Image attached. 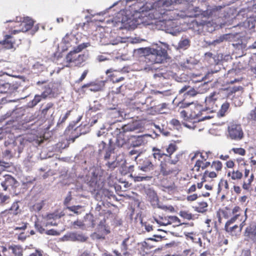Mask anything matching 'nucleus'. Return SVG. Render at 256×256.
<instances>
[{"label":"nucleus","mask_w":256,"mask_h":256,"mask_svg":"<svg viewBox=\"0 0 256 256\" xmlns=\"http://www.w3.org/2000/svg\"><path fill=\"white\" fill-rule=\"evenodd\" d=\"M190 110L188 111L182 110L180 112V116L184 118V120L188 121L191 120L189 118Z\"/></svg>","instance_id":"nucleus-52"},{"label":"nucleus","mask_w":256,"mask_h":256,"mask_svg":"<svg viewBox=\"0 0 256 256\" xmlns=\"http://www.w3.org/2000/svg\"><path fill=\"white\" fill-rule=\"evenodd\" d=\"M76 40V38L72 34H66L62 40L63 42L67 46H72V42Z\"/></svg>","instance_id":"nucleus-30"},{"label":"nucleus","mask_w":256,"mask_h":256,"mask_svg":"<svg viewBox=\"0 0 256 256\" xmlns=\"http://www.w3.org/2000/svg\"><path fill=\"white\" fill-rule=\"evenodd\" d=\"M52 90L50 88V86H45L44 87V92L42 93L41 95L42 96V98L43 99H46L48 96H49L50 95L52 94Z\"/></svg>","instance_id":"nucleus-42"},{"label":"nucleus","mask_w":256,"mask_h":256,"mask_svg":"<svg viewBox=\"0 0 256 256\" xmlns=\"http://www.w3.org/2000/svg\"><path fill=\"white\" fill-rule=\"evenodd\" d=\"M190 40L188 39H184L180 40L178 43V46L180 48H186L190 46Z\"/></svg>","instance_id":"nucleus-49"},{"label":"nucleus","mask_w":256,"mask_h":256,"mask_svg":"<svg viewBox=\"0 0 256 256\" xmlns=\"http://www.w3.org/2000/svg\"><path fill=\"white\" fill-rule=\"evenodd\" d=\"M208 206V203L204 200L198 201L194 206H192L195 211L200 213H204L207 211Z\"/></svg>","instance_id":"nucleus-21"},{"label":"nucleus","mask_w":256,"mask_h":256,"mask_svg":"<svg viewBox=\"0 0 256 256\" xmlns=\"http://www.w3.org/2000/svg\"><path fill=\"white\" fill-rule=\"evenodd\" d=\"M71 112V110H68L64 116L60 117V118L58 120V124H60L64 122H65V121L66 120V119L68 118V117L70 116Z\"/></svg>","instance_id":"nucleus-53"},{"label":"nucleus","mask_w":256,"mask_h":256,"mask_svg":"<svg viewBox=\"0 0 256 256\" xmlns=\"http://www.w3.org/2000/svg\"><path fill=\"white\" fill-rule=\"evenodd\" d=\"M178 146L174 143H170L166 148V153H164L162 149L158 148L156 147H154L152 148V156L155 160H160L161 159L164 157H168L169 159H170V164H176L178 161V156L176 159L172 160V154L177 150Z\"/></svg>","instance_id":"nucleus-4"},{"label":"nucleus","mask_w":256,"mask_h":256,"mask_svg":"<svg viewBox=\"0 0 256 256\" xmlns=\"http://www.w3.org/2000/svg\"><path fill=\"white\" fill-rule=\"evenodd\" d=\"M134 128L131 125H124L120 128H116L115 132L116 134V145L118 147H122L126 142H128V138L130 135L126 134L128 132L133 131Z\"/></svg>","instance_id":"nucleus-7"},{"label":"nucleus","mask_w":256,"mask_h":256,"mask_svg":"<svg viewBox=\"0 0 256 256\" xmlns=\"http://www.w3.org/2000/svg\"><path fill=\"white\" fill-rule=\"evenodd\" d=\"M179 0H158L155 2L152 8L154 18L160 19L162 21H171L174 19L172 16V10L169 7L176 4Z\"/></svg>","instance_id":"nucleus-2"},{"label":"nucleus","mask_w":256,"mask_h":256,"mask_svg":"<svg viewBox=\"0 0 256 256\" xmlns=\"http://www.w3.org/2000/svg\"><path fill=\"white\" fill-rule=\"evenodd\" d=\"M205 223L206 225V232L210 233L213 227H214L216 229L218 228L216 221H212V220L208 218L206 220Z\"/></svg>","instance_id":"nucleus-29"},{"label":"nucleus","mask_w":256,"mask_h":256,"mask_svg":"<svg viewBox=\"0 0 256 256\" xmlns=\"http://www.w3.org/2000/svg\"><path fill=\"white\" fill-rule=\"evenodd\" d=\"M178 256H196L194 250L192 248L184 250Z\"/></svg>","instance_id":"nucleus-47"},{"label":"nucleus","mask_w":256,"mask_h":256,"mask_svg":"<svg viewBox=\"0 0 256 256\" xmlns=\"http://www.w3.org/2000/svg\"><path fill=\"white\" fill-rule=\"evenodd\" d=\"M88 72V70H84L82 74L81 75L80 77L78 80H76V82L79 84L82 82L86 76Z\"/></svg>","instance_id":"nucleus-62"},{"label":"nucleus","mask_w":256,"mask_h":256,"mask_svg":"<svg viewBox=\"0 0 256 256\" xmlns=\"http://www.w3.org/2000/svg\"><path fill=\"white\" fill-rule=\"evenodd\" d=\"M70 238L75 241H78L80 242H86L88 237L82 234H78L76 232L72 233L70 235Z\"/></svg>","instance_id":"nucleus-25"},{"label":"nucleus","mask_w":256,"mask_h":256,"mask_svg":"<svg viewBox=\"0 0 256 256\" xmlns=\"http://www.w3.org/2000/svg\"><path fill=\"white\" fill-rule=\"evenodd\" d=\"M43 207V202H38L36 203L32 206V209L34 211L39 212L40 211Z\"/></svg>","instance_id":"nucleus-59"},{"label":"nucleus","mask_w":256,"mask_h":256,"mask_svg":"<svg viewBox=\"0 0 256 256\" xmlns=\"http://www.w3.org/2000/svg\"><path fill=\"white\" fill-rule=\"evenodd\" d=\"M220 95L218 93L214 92L210 94L205 99V103L206 110L212 112L216 111L221 104Z\"/></svg>","instance_id":"nucleus-8"},{"label":"nucleus","mask_w":256,"mask_h":256,"mask_svg":"<svg viewBox=\"0 0 256 256\" xmlns=\"http://www.w3.org/2000/svg\"><path fill=\"white\" fill-rule=\"evenodd\" d=\"M254 180V174L252 173L250 178L247 180V182H244L242 184V188L243 189L248 190L250 188L252 182Z\"/></svg>","instance_id":"nucleus-32"},{"label":"nucleus","mask_w":256,"mask_h":256,"mask_svg":"<svg viewBox=\"0 0 256 256\" xmlns=\"http://www.w3.org/2000/svg\"><path fill=\"white\" fill-rule=\"evenodd\" d=\"M8 248L12 250L14 256H23V248L20 245H11L8 246Z\"/></svg>","instance_id":"nucleus-23"},{"label":"nucleus","mask_w":256,"mask_h":256,"mask_svg":"<svg viewBox=\"0 0 256 256\" xmlns=\"http://www.w3.org/2000/svg\"><path fill=\"white\" fill-rule=\"evenodd\" d=\"M228 38H229V34H223L222 36H220V37H218L216 40H215L214 41V44H220L222 42H223L224 40H226Z\"/></svg>","instance_id":"nucleus-48"},{"label":"nucleus","mask_w":256,"mask_h":256,"mask_svg":"<svg viewBox=\"0 0 256 256\" xmlns=\"http://www.w3.org/2000/svg\"><path fill=\"white\" fill-rule=\"evenodd\" d=\"M8 210H10V211H12L14 213L16 216L20 212V206L18 204V202H14L10 208Z\"/></svg>","instance_id":"nucleus-41"},{"label":"nucleus","mask_w":256,"mask_h":256,"mask_svg":"<svg viewBox=\"0 0 256 256\" xmlns=\"http://www.w3.org/2000/svg\"><path fill=\"white\" fill-rule=\"evenodd\" d=\"M12 34H6L4 36V40L0 41V44L5 48L9 50L14 48L15 42Z\"/></svg>","instance_id":"nucleus-19"},{"label":"nucleus","mask_w":256,"mask_h":256,"mask_svg":"<svg viewBox=\"0 0 256 256\" xmlns=\"http://www.w3.org/2000/svg\"><path fill=\"white\" fill-rule=\"evenodd\" d=\"M247 210L246 208L244 212H243L241 208L238 206H234L232 209L226 206L222 210V212L224 218L230 217L224 226V230L232 236L240 234L247 219Z\"/></svg>","instance_id":"nucleus-1"},{"label":"nucleus","mask_w":256,"mask_h":256,"mask_svg":"<svg viewBox=\"0 0 256 256\" xmlns=\"http://www.w3.org/2000/svg\"><path fill=\"white\" fill-rule=\"evenodd\" d=\"M205 110L200 104H196L193 103L190 108L189 118L190 120H196L198 121L204 120L202 117V112Z\"/></svg>","instance_id":"nucleus-10"},{"label":"nucleus","mask_w":256,"mask_h":256,"mask_svg":"<svg viewBox=\"0 0 256 256\" xmlns=\"http://www.w3.org/2000/svg\"><path fill=\"white\" fill-rule=\"evenodd\" d=\"M231 150L235 154H237L241 156H244L246 154V150L242 148H232Z\"/></svg>","instance_id":"nucleus-45"},{"label":"nucleus","mask_w":256,"mask_h":256,"mask_svg":"<svg viewBox=\"0 0 256 256\" xmlns=\"http://www.w3.org/2000/svg\"><path fill=\"white\" fill-rule=\"evenodd\" d=\"M92 238L94 240H104L105 236L102 234H100L98 232H94L92 234Z\"/></svg>","instance_id":"nucleus-50"},{"label":"nucleus","mask_w":256,"mask_h":256,"mask_svg":"<svg viewBox=\"0 0 256 256\" xmlns=\"http://www.w3.org/2000/svg\"><path fill=\"white\" fill-rule=\"evenodd\" d=\"M187 237L188 238H190L192 240L193 242L199 244L200 245L202 246V242L201 238L198 236V235L190 233L187 236Z\"/></svg>","instance_id":"nucleus-36"},{"label":"nucleus","mask_w":256,"mask_h":256,"mask_svg":"<svg viewBox=\"0 0 256 256\" xmlns=\"http://www.w3.org/2000/svg\"><path fill=\"white\" fill-rule=\"evenodd\" d=\"M6 22H10V30L8 31V32H10V34H12V30L18 28H20V24H17L18 23H20L19 22L10 20L6 21Z\"/></svg>","instance_id":"nucleus-43"},{"label":"nucleus","mask_w":256,"mask_h":256,"mask_svg":"<svg viewBox=\"0 0 256 256\" xmlns=\"http://www.w3.org/2000/svg\"><path fill=\"white\" fill-rule=\"evenodd\" d=\"M48 225L56 226V224L48 222H42L37 221L35 222L34 226L36 230L40 234L44 233L46 230L44 227H46Z\"/></svg>","instance_id":"nucleus-24"},{"label":"nucleus","mask_w":256,"mask_h":256,"mask_svg":"<svg viewBox=\"0 0 256 256\" xmlns=\"http://www.w3.org/2000/svg\"><path fill=\"white\" fill-rule=\"evenodd\" d=\"M168 104L165 102L162 104H160L154 107L155 112L158 114H164L166 113L164 110L165 109H168Z\"/></svg>","instance_id":"nucleus-33"},{"label":"nucleus","mask_w":256,"mask_h":256,"mask_svg":"<svg viewBox=\"0 0 256 256\" xmlns=\"http://www.w3.org/2000/svg\"><path fill=\"white\" fill-rule=\"evenodd\" d=\"M218 174L216 172L214 171H209L208 170H206L203 175V179H204V181L206 180V178H213L217 176Z\"/></svg>","instance_id":"nucleus-39"},{"label":"nucleus","mask_w":256,"mask_h":256,"mask_svg":"<svg viewBox=\"0 0 256 256\" xmlns=\"http://www.w3.org/2000/svg\"><path fill=\"white\" fill-rule=\"evenodd\" d=\"M34 24V21L32 19L28 16L24 17L20 23L17 24H20V28L14 30L12 34H16L20 32H26L32 28Z\"/></svg>","instance_id":"nucleus-11"},{"label":"nucleus","mask_w":256,"mask_h":256,"mask_svg":"<svg viewBox=\"0 0 256 256\" xmlns=\"http://www.w3.org/2000/svg\"><path fill=\"white\" fill-rule=\"evenodd\" d=\"M84 61L85 56L84 54H78L74 50L70 51L66 56L62 68L72 66H80Z\"/></svg>","instance_id":"nucleus-6"},{"label":"nucleus","mask_w":256,"mask_h":256,"mask_svg":"<svg viewBox=\"0 0 256 256\" xmlns=\"http://www.w3.org/2000/svg\"><path fill=\"white\" fill-rule=\"evenodd\" d=\"M250 118L254 121H256V108L252 110L250 113Z\"/></svg>","instance_id":"nucleus-64"},{"label":"nucleus","mask_w":256,"mask_h":256,"mask_svg":"<svg viewBox=\"0 0 256 256\" xmlns=\"http://www.w3.org/2000/svg\"><path fill=\"white\" fill-rule=\"evenodd\" d=\"M228 176H230L232 180H240L242 178V174L238 170H233L232 172H229Z\"/></svg>","instance_id":"nucleus-28"},{"label":"nucleus","mask_w":256,"mask_h":256,"mask_svg":"<svg viewBox=\"0 0 256 256\" xmlns=\"http://www.w3.org/2000/svg\"><path fill=\"white\" fill-rule=\"evenodd\" d=\"M106 220H101L98 224V228L101 229L102 231H104L105 234H108L110 233V230L108 226L105 224Z\"/></svg>","instance_id":"nucleus-37"},{"label":"nucleus","mask_w":256,"mask_h":256,"mask_svg":"<svg viewBox=\"0 0 256 256\" xmlns=\"http://www.w3.org/2000/svg\"><path fill=\"white\" fill-rule=\"evenodd\" d=\"M54 106V104L52 102H49L47 104L46 107L42 110V114L44 116L47 114L48 111Z\"/></svg>","instance_id":"nucleus-60"},{"label":"nucleus","mask_w":256,"mask_h":256,"mask_svg":"<svg viewBox=\"0 0 256 256\" xmlns=\"http://www.w3.org/2000/svg\"><path fill=\"white\" fill-rule=\"evenodd\" d=\"M44 233L47 235L50 236H58L60 234L59 232L54 229H50L49 230H46Z\"/></svg>","instance_id":"nucleus-63"},{"label":"nucleus","mask_w":256,"mask_h":256,"mask_svg":"<svg viewBox=\"0 0 256 256\" xmlns=\"http://www.w3.org/2000/svg\"><path fill=\"white\" fill-rule=\"evenodd\" d=\"M18 226H14V230H24L27 228L28 223L22 222Z\"/></svg>","instance_id":"nucleus-61"},{"label":"nucleus","mask_w":256,"mask_h":256,"mask_svg":"<svg viewBox=\"0 0 256 256\" xmlns=\"http://www.w3.org/2000/svg\"><path fill=\"white\" fill-rule=\"evenodd\" d=\"M156 222L160 226H166L173 223L180 224V220L176 216H158L154 218Z\"/></svg>","instance_id":"nucleus-12"},{"label":"nucleus","mask_w":256,"mask_h":256,"mask_svg":"<svg viewBox=\"0 0 256 256\" xmlns=\"http://www.w3.org/2000/svg\"><path fill=\"white\" fill-rule=\"evenodd\" d=\"M160 167V174L164 176H176L179 172V170L177 166H172L166 162L162 161Z\"/></svg>","instance_id":"nucleus-9"},{"label":"nucleus","mask_w":256,"mask_h":256,"mask_svg":"<svg viewBox=\"0 0 256 256\" xmlns=\"http://www.w3.org/2000/svg\"><path fill=\"white\" fill-rule=\"evenodd\" d=\"M12 163L0 160V174L7 168L10 167Z\"/></svg>","instance_id":"nucleus-40"},{"label":"nucleus","mask_w":256,"mask_h":256,"mask_svg":"<svg viewBox=\"0 0 256 256\" xmlns=\"http://www.w3.org/2000/svg\"><path fill=\"white\" fill-rule=\"evenodd\" d=\"M186 98H183L178 102L177 104L178 107L180 108H185L188 107V106H192V104L194 102H186Z\"/></svg>","instance_id":"nucleus-44"},{"label":"nucleus","mask_w":256,"mask_h":256,"mask_svg":"<svg viewBox=\"0 0 256 256\" xmlns=\"http://www.w3.org/2000/svg\"><path fill=\"white\" fill-rule=\"evenodd\" d=\"M220 108L218 112V114L221 116H225L226 113L230 108V104L227 101L225 100L224 102H222V100H221Z\"/></svg>","instance_id":"nucleus-26"},{"label":"nucleus","mask_w":256,"mask_h":256,"mask_svg":"<svg viewBox=\"0 0 256 256\" xmlns=\"http://www.w3.org/2000/svg\"><path fill=\"white\" fill-rule=\"evenodd\" d=\"M1 185L4 190L10 188L14 190L19 185L18 182L12 176L6 174L4 176V180L2 182Z\"/></svg>","instance_id":"nucleus-14"},{"label":"nucleus","mask_w":256,"mask_h":256,"mask_svg":"<svg viewBox=\"0 0 256 256\" xmlns=\"http://www.w3.org/2000/svg\"><path fill=\"white\" fill-rule=\"evenodd\" d=\"M78 256H96V254L92 252L90 250H85L82 251Z\"/></svg>","instance_id":"nucleus-51"},{"label":"nucleus","mask_w":256,"mask_h":256,"mask_svg":"<svg viewBox=\"0 0 256 256\" xmlns=\"http://www.w3.org/2000/svg\"><path fill=\"white\" fill-rule=\"evenodd\" d=\"M150 241L152 242H156V240L153 238H147L143 243L142 245L146 247V248H151L154 247L153 246H151L150 244Z\"/></svg>","instance_id":"nucleus-56"},{"label":"nucleus","mask_w":256,"mask_h":256,"mask_svg":"<svg viewBox=\"0 0 256 256\" xmlns=\"http://www.w3.org/2000/svg\"><path fill=\"white\" fill-rule=\"evenodd\" d=\"M144 60L146 63H162L166 60L168 56L167 50L160 46H156V48H150Z\"/></svg>","instance_id":"nucleus-3"},{"label":"nucleus","mask_w":256,"mask_h":256,"mask_svg":"<svg viewBox=\"0 0 256 256\" xmlns=\"http://www.w3.org/2000/svg\"><path fill=\"white\" fill-rule=\"evenodd\" d=\"M244 132L241 124L236 122L229 123L227 128L226 136L231 140L239 141L244 138Z\"/></svg>","instance_id":"nucleus-5"},{"label":"nucleus","mask_w":256,"mask_h":256,"mask_svg":"<svg viewBox=\"0 0 256 256\" xmlns=\"http://www.w3.org/2000/svg\"><path fill=\"white\" fill-rule=\"evenodd\" d=\"M212 169L214 170L216 172L220 171L222 168V164L220 160H215L212 162L210 165Z\"/></svg>","instance_id":"nucleus-35"},{"label":"nucleus","mask_w":256,"mask_h":256,"mask_svg":"<svg viewBox=\"0 0 256 256\" xmlns=\"http://www.w3.org/2000/svg\"><path fill=\"white\" fill-rule=\"evenodd\" d=\"M16 215L12 212L6 210L0 213V218L6 223L10 224L15 222Z\"/></svg>","instance_id":"nucleus-18"},{"label":"nucleus","mask_w":256,"mask_h":256,"mask_svg":"<svg viewBox=\"0 0 256 256\" xmlns=\"http://www.w3.org/2000/svg\"><path fill=\"white\" fill-rule=\"evenodd\" d=\"M140 163L138 168L144 172H148L154 170L156 166L152 164L149 158H146L142 160Z\"/></svg>","instance_id":"nucleus-16"},{"label":"nucleus","mask_w":256,"mask_h":256,"mask_svg":"<svg viewBox=\"0 0 256 256\" xmlns=\"http://www.w3.org/2000/svg\"><path fill=\"white\" fill-rule=\"evenodd\" d=\"M197 94L194 88H191L184 94V96L186 98L188 96L192 97L195 96Z\"/></svg>","instance_id":"nucleus-55"},{"label":"nucleus","mask_w":256,"mask_h":256,"mask_svg":"<svg viewBox=\"0 0 256 256\" xmlns=\"http://www.w3.org/2000/svg\"><path fill=\"white\" fill-rule=\"evenodd\" d=\"M101 90V86L100 84L92 82L90 90L92 92H98Z\"/></svg>","instance_id":"nucleus-54"},{"label":"nucleus","mask_w":256,"mask_h":256,"mask_svg":"<svg viewBox=\"0 0 256 256\" xmlns=\"http://www.w3.org/2000/svg\"><path fill=\"white\" fill-rule=\"evenodd\" d=\"M134 242L129 237L124 238L120 245V250L122 254L124 256L130 254V252L132 251L134 247Z\"/></svg>","instance_id":"nucleus-15"},{"label":"nucleus","mask_w":256,"mask_h":256,"mask_svg":"<svg viewBox=\"0 0 256 256\" xmlns=\"http://www.w3.org/2000/svg\"><path fill=\"white\" fill-rule=\"evenodd\" d=\"M146 136L144 135H140L138 136L130 135L128 138V142L132 146L138 147L143 145L146 142Z\"/></svg>","instance_id":"nucleus-17"},{"label":"nucleus","mask_w":256,"mask_h":256,"mask_svg":"<svg viewBox=\"0 0 256 256\" xmlns=\"http://www.w3.org/2000/svg\"><path fill=\"white\" fill-rule=\"evenodd\" d=\"M82 208V206L80 205L78 206H71L68 207V209L71 211L74 212V214H78L79 212H78V210Z\"/></svg>","instance_id":"nucleus-57"},{"label":"nucleus","mask_w":256,"mask_h":256,"mask_svg":"<svg viewBox=\"0 0 256 256\" xmlns=\"http://www.w3.org/2000/svg\"><path fill=\"white\" fill-rule=\"evenodd\" d=\"M200 156V158L197 160L201 161L202 162H206L208 160V154H206L203 153L202 152H196L194 156L192 157V160H194L195 158Z\"/></svg>","instance_id":"nucleus-31"},{"label":"nucleus","mask_w":256,"mask_h":256,"mask_svg":"<svg viewBox=\"0 0 256 256\" xmlns=\"http://www.w3.org/2000/svg\"><path fill=\"white\" fill-rule=\"evenodd\" d=\"M124 72V68L120 69L118 70H114L112 68H110L108 70L106 73L108 75V78L112 82V83H118L125 80V78L124 76H118V73H123Z\"/></svg>","instance_id":"nucleus-13"},{"label":"nucleus","mask_w":256,"mask_h":256,"mask_svg":"<svg viewBox=\"0 0 256 256\" xmlns=\"http://www.w3.org/2000/svg\"><path fill=\"white\" fill-rule=\"evenodd\" d=\"M246 234L250 238L256 237V223H252L246 228Z\"/></svg>","instance_id":"nucleus-22"},{"label":"nucleus","mask_w":256,"mask_h":256,"mask_svg":"<svg viewBox=\"0 0 256 256\" xmlns=\"http://www.w3.org/2000/svg\"><path fill=\"white\" fill-rule=\"evenodd\" d=\"M180 216L182 218L188 220H191L194 219V216L188 211L182 210L180 212Z\"/></svg>","instance_id":"nucleus-38"},{"label":"nucleus","mask_w":256,"mask_h":256,"mask_svg":"<svg viewBox=\"0 0 256 256\" xmlns=\"http://www.w3.org/2000/svg\"><path fill=\"white\" fill-rule=\"evenodd\" d=\"M88 184L93 190H96L100 188L98 176L95 172H92V176L87 180Z\"/></svg>","instance_id":"nucleus-20"},{"label":"nucleus","mask_w":256,"mask_h":256,"mask_svg":"<svg viewBox=\"0 0 256 256\" xmlns=\"http://www.w3.org/2000/svg\"><path fill=\"white\" fill-rule=\"evenodd\" d=\"M250 164L251 167V170H255L256 168V160L254 156L250 158Z\"/></svg>","instance_id":"nucleus-58"},{"label":"nucleus","mask_w":256,"mask_h":256,"mask_svg":"<svg viewBox=\"0 0 256 256\" xmlns=\"http://www.w3.org/2000/svg\"><path fill=\"white\" fill-rule=\"evenodd\" d=\"M210 165V162H209L206 161L204 162H202L201 161L196 160L194 168H196V170L198 172L200 170V168H202V170H204Z\"/></svg>","instance_id":"nucleus-27"},{"label":"nucleus","mask_w":256,"mask_h":256,"mask_svg":"<svg viewBox=\"0 0 256 256\" xmlns=\"http://www.w3.org/2000/svg\"><path fill=\"white\" fill-rule=\"evenodd\" d=\"M16 154V150L14 148V150H6L2 152V156L4 158L7 159H11L14 155Z\"/></svg>","instance_id":"nucleus-34"},{"label":"nucleus","mask_w":256,"mask_h":256,"mask_svg":"<svg viewBox=\"0 0 256 256\" xmlns=\"http://www.w3.org/2000/svg\"><path fill=\"white\" fill-rule=\"evenodd\" d=\"M42 95H36L34 98L29 102L30 106H36L42 100Z\"/></svg>","instance_id":"nucleus-46"}]
</instances>
